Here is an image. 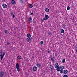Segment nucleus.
<instances>
[{"mask_svg":"<svg viewBox=\"0 0 77 77\" xmlns=\"http://www.w3.org/2000/svg\"><path fill=\"white\" fill-rule=\"evenodd\" d=\"M2 52H3V51L2 50L0 51V57H1V60H3V58L5 55V52H3V54L2 55Z\"/></svg>","mask_w":77,"mask_h":77,"instance_id":"obj_1","label":"nucleus"},{"mask_svg":"<svg viewBox=\"0 0 77 77\" xmlns=\"http://www.w3.org/2000/svg\"><path fill=\"white\" fill-rule=\"evenodd\" d=\"M16 69H17V71H18V72H20V66L18 63H16Z\"/></svg>","mask_w":77,"mask_h":77,"instance_id":"obj_2","label":"nucleus"},{"mask_svg":"<svg viewBox=\"0 0 77 77\" xmlns=\"http://www.w3.org/2000/svg\"><path fill=\"white\" fill-rule=\"evenodd\" d=\"M4 77V72L1 71L0 72V77Z\"/></svg>","mask_w":77,"mask_h":77,"instance_id":"obj_3","label":"nucleus"},{"mask_svg":"<svg viewBox=\"0 0 77 77\" xmlns=\"http://www.w3.org/2000/svg\"><path fill=\"white\" fill-rule=\"evenodd\" d=\"M45 18V21L47 20L48 18H50V16H48V15H45V17H44Z\"/></svg>","mask_w":77,"mask_h":77,"instance_id":"obj_4","label":"nucleus"},{"mask_svg":"<svg viewBox=\"0 0 77 77\" xmlns=\"http://www.w3.org/2000/svg\"><path fill=\"white\" fill-rule=\"evenodd\" d=\"M50 68L51 69V71H52L54 70L53 69H54V67L51 64H50Z\"/></svg>","mask_w":77,"mask_h":77,"instance_id":"obj_5","label":"nucleus"},{"mask_svg":"<svg viewBox=\"0 0 77 77\" xmlns=\"http://www.w3.org/2000/svg\"><path fill=\"white\" fill-rule=\"evenodd\" d=\"M38 69V68L36 66H34L33 68V70L34 71H36Z\"/></svg>","mask_w":77,"mask_h":77,"instance_id":"obj_6","label":"nucleus"},{"mask_svg":"<svg viewBox=\"0 0 77 77\" xmlns=\"http://www.w3.org/2000/svg\"><path fill=\"white\" fill-rule=\"evenodd\" d=\"M26 41L27 42H29L31 41V38H26Z\"/></svg>","mask_w":77,"mask_h":77,"instance_id":"obj_7","label":"nucleus"},{"mask_svg":"<svg viewBox=\"0 0 77 77\" xmlns=\"http://www.w3.org/2000/svg\"><path fill=\"white\" fill-rule=\"evenodd\" d=\"M2 6L4 8H7V5L5 4H3L2 5Z\"/></svg>","mask_w":77,"mask_h":77,"instance_id":"obj_8","label":"nucleus"},{"mask_svg":"<svg viewBox=\"0 0 77 77\" xmlns=\"http://www.w3.org/2000/svg\"><path fill=\"white\" fill-rule=\"evenodd\" d=\"M32 18L31 17H29L28 20L29 23H30L31 22H32Z\"/></svg>","mask_w":77,"mask_h":77,"instance_id":"obj_9","label":"nucleus"},{"mask_svg":"<svg viewBox=\"0 0 77 77\" xmlns=\"http://www.w3.org/2000/svg\"><path fill=\"white\" fill-rule=\"evenodd\" d=\"M38 67V68H40L41 66V64L40 63H37L36 65Z\"/></svg>","mask_w":77,"mask_h":77,"instance_id":"obj_10","label":"nucleus"},{"mask_svg":"<svg viewBox=\"0 0 77 77\" xmlns=\"http://www.w3.org/2000/svg\"><path fill=\"white\" fill-rule=\"evenodd\" d=\"M26 36L27 37V38H30L31 37V35L30 34H27L26 35Z\"/></svg>","mask_w":77,"mask_h":77,"instance_id":"obj_11","label":"nucleus"},{"mask_svg":"<svg viewBox=\"0 0 77 77\" xmlns=\"http://www.w3.org/2000/svg\"><path fill=\"white\" fill-rule=\"evenodd\" d=\"M68 73V70H64L63 72V73L64 74H66Z\"/></svg>","mask_w":77,"mask_h":77,"instance_id":"obj_12","label":"nucleus"},{"mask_svg":"<svg viewBox=\"0 0 77 77\" xmlns=\"http://www.w3.org/2000/svg\"><path fill=\"white\" fill-rule=\"evenodd\" d=\"M55 67V68L59 69V68H60V66L59 65H56V66H54Z\"/></svg>","mask_w":77,"mask_h":77,"instance_id":"obj_13","label":"nucleus"},{"mask_svg":"<svg viewBox=\"0 0 77 77\" xmlns=\"http://www.w3.org/2000/svg\"><path fill=\"white\" fill-rule=\"evenodd\" d=\"M29 8H33V5L32 4H29Z\"/></svg>","mask_w":77,"mask_h":77,"instance_id":"obj_14","label":"nucleus"},{"mask_svg":"<svg viewBox=\"0 0 77 77\" xmlns=\"http://www.w3.org/2000/svg\"><path fill=\"white\" fill-rule=\"evenodd\" d=\"M50 57L51 59V60H52V61H53V62H54V58H53V56H52V55H51V56Z\"/></svg>","mask_w":77,"mask_h":77,"instance_id":"obj_15","label":"nucleus"},{"mask_svg":"<svg viewBox=\"0 0 77 77\" xmlns=\"http://www.w3.org/2000/svg\"><path fill=\"white\" fill-rule=\"evenodd\" d=\"M15 3H16V2H15V1H14V0H13L11 1V3L13 5H14V4H15Z\"/></svg>","mask_w":77,"mask_h":77,"instance_id":"obj_16","label":"nucleus"},{"mask_svg":"<svg viewBox=\"0 0 77 77\" xmlns=\"http://www.w3.org/2000/svg\"><path fill=\"white\" fill-rule=\"evenodd\" d=\"M60 73H61V74H63L64 71H63V69H61L60 70Z\"/></svg>","mask_w":77,"mask_h":77,"instance_id":"obj_17","label":"nucleus"},{"mask_svg":"<svg viewBox=\"0 0 77 77\" xmlns=\"http://www.w3.org/2000/svg\"><path fill=\"white\" fill-rule=\"evenodd\" d=\"M45 11L48 12H49V11H50V9H48V8H45Z\"/></svg>","mask_w":77,"mask_h":77,"instance_id":"obj_18","label":"nucleus"},{"mask_svg":"<svg viewBox=\"0 0 77 77\" xmlns=\"http://www.w3.org/2000/svg\"><path fill=\"white\" fill-rule=\"evenodd\" d=\"M60 69H64V66H60Z\"/></svg>","mask_w":77,"mask_h":77,"instance_id":"obj_19","label":"nucleus"},{"mask_svg":"<svg viewBox=\"0 0 77 77\" xmlns=\"http://www.w3.org/2000/svg\"><path fill=\"white\" fill-rule=\"evenodd\" d=\"M20 3H21V4H23V3H24V0H20Z\"/></svg>","mask_w":77,"mask_h":77,"instance_id":"obj_20","label":"nucleus"},{"mask_svg":"<svg viewBox=\"0 0 77 77\" xmlns=\"http://www.w3.org/2000/svg\"><path fill=\"white\" fill-rule=\"evenodd\" d=\"M17 58L19 59H21V56L20 55H19L17 57Z\"/></svg>","mask_w":77,"mask_h":77,"instance_id":"obj_21","label":"nucleus"},{"mask_svg":"<svg viewBox=\"0 0 77 77\" xmlns=\"http://www.w3.org/2000/svg\"><path fill=\"white\" fill-rule=\"evenodd\" d=\"M64 32H65V31H64V30H63V29H62L61 30V33H64Z\"/></svg>","mask_w":77,"mask_h":77,"instance_id":"obj_22","label":"nucleus"},{"mask_svg":"<svg viewBox=\"0 0 77 77\" xmlns=\"http://www.w3.org/2000/svg\"><path fill=\"white\" fill-rule=\"evenodd\" d=\"M6 45L7 46H9V45H10V43H9V42H7Z\"/></svg>","mask_w":77,"mask_h":77,"instance_id":"obj_23","label":"nucleus"},{"mask_svg":"<svg viewBox=\"0 0 77 77\" xmlns=\"http://www.w3.org/2000/svg\"><path fill=\"white\" fill-rule=\"evenodd\" d=\"M41 45H42L44 44V42L42 41H41L40 42Z\"/></svg>","mask_w":77,"mask_h":77,"instance_id":"obj_24","label":"nucleus"},{"mask_svg":"<svg viewBox=\"0 0 77 77\" xmlns=\"http://www.w3.org/2000/svg\"><path fill=\"white\" fill-rule=\"evenodd\" d=\"M5 33H8V31L6 30H5L4 31Z\"/></svg>","mask_w":77,"mask_h":77,"instance_id":"obj_25","label":"nucleus"},{"mask_svg":"<svg viewBox=\"0 0 77 77\" xmlns=\"http://www.w3.org/2000/svg\"><path fill=\"white\" fill-rule=\"evenodd\" d=\"M65 62V59H64L63 60L62 63H64Z\"/></svg>","mask_w":77,"mask_h":77,"instance_id":"obj_26","label":"nucleus"},{"mask_svg":"<svg viewBox=\"0 0 77 77\" xmlns=\"http://www.w3.org/2000/svg\"><path fill=\"white\" fill-rule=\"evenodd\" d=\"M67 9L68 10H69V9H70V7H69V6H67Z\"/></svg>","mask_w":77,"mask_h":77,"instance_id":"obj_27","label":"nucleus"},{"mask_svg":"<svg viewBox=\"0 0 77 77\" xmlns=\"http://www.w3.org/2000/svg\"><path fill=\"white\" fill-rule=\"evenodd\" d=\"M55 64L56 66V65H59V64H58V63H55Z\"/></svg>","mask_w":77,"mask_h":77,"instance_id":"obj_28","label":"nucleus"},{"mask_svg":"<svg viewBox=\"0 0 77 77\" xmlns=\"http://www.w3.org/2000/svg\"><path fill=\"white\" fill-rule=\"evenodd\" d=\"M55 56L56 57V56H57V53H55Z\"/></svg>","mask_w":77,"mask_h":77,"instance_id":"obj_29","label":"nucleus"},{"mask_svg":"<svg viewBox=\"0 0 77 77\" xmlns=\"http://www.w3.org/2000/svg\"><path fill=\"white\" fill-rule=\"evenodd\" d=\"M60 70V68H59V69H57V71H58V72H59V71Z\"/></svg>","mask_w":77,"mask_h":77,"instance_id":"obj_30","label":"nucleus"},{"mask_svg":"<svg viewBox=\"0 0 77 77\" xmlns=\"http://www.w3.org/2000/svg\"><path fill=\"white\" fill-rule=\"evenodd\" d=\"M48 34H49V35H51V32H48Z\"/></svg>","mask_w":77,"mask_h":77,"instance_id":"obj_31","label":"nucleus"},{"mask_svg":"<svg viewBox=\"0 0 77 77\" xmlns=\"http://www.w3.org/2000/svg\"><path fill=\"white\" fill-rule=\"evenodd\" d=\"M44 20H45V18H43V19H42V21H44Z\"/></svg>","mask_w":77,"mask_h":77,"instance_id":"obj_32","label":"nucleus"},{"mask_svg":"<svg viewBox=\"0 0 77 77\" xmlns=\"http://www.w3.org/2000/svg\"><path fill=\"white\" fill-rule=\"evenodd\" d=\"M71 19L72 20H73V21L74 20V18H72Z\"/></svg>","mask_w":77,"mask_h":77,"instance_id":"obj_33","label":"nucleus"},{"mask_svg":"<svg viewBox=\"0 0 77 77\" xmlns=\"http://www.w3.org/2000/svg\"><path fill=\"white\" fill-rule=\"evenodd\" d=\"M33 12H32L31 14V15H33Z\"/></svg>","mask_w":77,"mask_h":77,"instance_id":"obj_34","label":"nucleus"},{"mask_svg":"<svg viewBox=\"0 0 77 77\" xmlns=\"http://www.w3.org/2000/svg\"><path fill=\"white\" fill-rule=\"evenodd\" d=\"M11 14L12 15H13V12H11Z\"/></svg>","mask_w":77,"mask_h":77,"instance_id":"obj_35","label":"nucleus"},{"mask_svg":"<svg viewBox=\"0 0 77 77\" xmlns=\"http://www.w3.org/2000/svg\"><path fill=\"white\" fill-rule=\"evenodd\" d=\"M13 18H15V15L13 14Z\"/></svg>","mask_w":77,"mask_h":77,"instance_id":"obj_36","label":"nucleus"},{"mask_svg":"<svg viewBox=\"0 0 77 77\" xmlns=\"http://www.w3.org/2000/svg\"><path fill=\"white\" fill-rule=\"evenodd\" d=\"M30 39H33V37H31Z\"/></svg>","mask_w":77,"mask_h":77,"instance_id":"obj_37","label":"nucleus"},{"mask_svg":"<svg viewBox=\"0 0 77 77\" xmlns=\"http://www.w3.org/2000/svg\"><path fill=\"white\" fill-rule=\"evenodd\" d=\"M33 23H34V24H35V23H36V22L34 21V22H33Z\"/></svg>","mask_w":77,"mask_h":77,"instance_id":"obj_38","label":"nucleus"},{"mask_svg":"<svg viewBox=\"0 0 77 77\" xmlns=\"http://www.w3.org/2000/svg\"><path fill=\"white\" fill-rule=\"evenodd\" d=\"M50 53V51H48V53Z\"/></svg>","mask_w":77,"mask_h":77,"instance_id":"obj_39","label":"nucleus"},{"mask_svg":"<svg viewBox=\"0 0 77 77\" xmlns=\"http://www.w3.org/2000/svg\"><path fill=\"white\" fill-rule=\"evenodd\" d=\"M64 26H65V24H64Z\"/></svg>","mask_w":77,"mask_h":77,"instance_id":"obj_40","label":"nucleus"}]
</instances>
